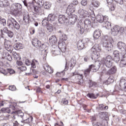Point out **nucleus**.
<instances>
[{
    "mask_svg": "<svg viewBox=\"0 0 126 126\" xmlns=\"http://www.w3.org/2000/svg\"><path fill=\"white\" fill-rule=\"evenodd\" d=\"M102 63H104L106 67L110 68L113 66V59L111 56L103 58L102 60Z\"/></svg>",
    "mask_w": 126,
    "mask_h": 126,
    "instance_id": "nucleus-6",
    "label": "nucleus"
},
{
    "mask_svg": "<svg viewBox=\"0 0 126 126\" xmlns=\"http://www.w3.org/2000/svg\"><path fill=\"white\" fill-rule=\"evenodd\" d=\"M117 47L122 52H126V46L125 43L123 42H118L117 44Z\"/></svg>",
    "mask_w": 126,
    "mask_h": 126,
    "instance_id": "nucleus-16",
    "label": "nucleus"
},
{
    "mask_svg": "<svg viewBox=\"0 0 126 126\" xmlns=\"http://www.w3.org/2000/svg\"><path fill=\"white\" fill-rule=\"evenodd\" d=\"M72 74L73 76H74V75H78V78L79 81H78L77 83L79 85H81V84L83 83V79H82V78H83V76L82 75V74H78V73H77V72H73Z\"/></svg>",
    "mask_w": 126,
    "mask_h": 126,
    "instance_id": "nucleus-17",
    "label": "nucleus"
},
{
    "mask_svg": "<svg viewBox=\"0 0 126 126\" xmlns=\"http://www.w3.org/2000/svg\"><path fill=\"white\" fill-rule=\"evenodd\" d=\"M44 3L45 2H44V1L43 0H38L37 1L38 4H39L40 6H43Z\"/></svg>",
    "mask_w": 126,
    "mask_h": 126,
    "instance_id": "nucleus-53",
    "label": "nucleus"
},
{
    "mask_svg": "<svg viewBox=\"0 0 126 126\" xmlns=\"http://www.w3.org/2000/svg\"><path fill=\"white\" fill-rule=\"evenodd\" d=\"M9 89L11 90V91H15V90H16V87L15 86H9Z\"/></svg>",
    "mask_w": 126,
    "mask_h": 126,
    "instance_id": "nucleus-54",
    "label": "nucleus"
},
{
    "mask_svg": "<svg viewBox=\"0 0 126 126\" xmlns=\"http://www.w3.org/2000/svg\"><path fill=\"white\" fill-rule=\"evenodd\" d=\"M4 30L5 33H6L7 36L9 37V38H12L13 37V32L11 31H9L7 30V28H4Z\"/></svg>",
    "mask_w": 126,
    "mask_h": 126,
    "instance_id": "nucleus-27",
    "label": "nucleus"
},
{
    "mask_svg": "<svg viewBox=\"0 0 126 126\" xmlns=\"http://www.w3.org/2000/svg\"><path fill=\"white\" fill-rule=\"evenodd\" d=\"M120 85H121V86H124V88H126V80L125 79L121 80Z\"/></svg>",
    "mask_w": 126,
    "mask_h": 126,
    "instance_id": "nucleus-47",
    "label": "nucleus"
},
{
    "mask_svg": "<svg viewBox=\"0 0 126 126\" xmlns=\"http://www.w3.org/2000/svg\"><path fill=\"white\" fill-rule=\"evenodd\" d=\"M23 23L24 25H28L29 24V20L30 19V16L27 11L24 12L23 15Z\"/></svg>",
    "mask_w": 126,
    "mask_h": 126,
    "instance_id": "nucleus-10",
    "label": "nucleus"
},
{
    "mask_svg": "<svg viewBox=\"0 0 126 126\" xmlns=\"http://www.w3.org/2000/svg\"><path fill=\"white\" fill-rule=\"evenodd\" d=\"M31 65L33 68H36V66L39 65V62L36 60H33L31 63Z\"/></svg>",
    "mask_w": 126,
    "mask_h": 126,
    "instance_id": "nucleus-29",
    "label": "nucleus"
},
{
    "mask_svg": "<svg viewBox=\"0 0 126 126\" xmlns=\"http://www.w3.org/2000/svg\"><path fill=\"white\" fill-rule=\"evenodd\" d=\"M58 33H60V39L62 40V41H66V35L62 32L61 31H58Z\"/></svg>",
    "mask_w": 126,
    "mask_h": 126,
    "instance_id": "nucleus-25",
    "label": "nucleus"
},
{
    "mask_svg": "<svg viewBox=\"0 0 126 126\" xmlns=\"http://www.w3.org/2000/svg\"><path fill=\"white\" fill-rule=\"evenodd\" d=\"M12 55L15 59V60H20V57H19V55H18L17 53H16L15 52L12 51Z\"/></svg>",
    "mask_w": 126,
    "mask_h": 126,
    "instance_id": "nucleus-45",
    "label": "nucleus"
},
{
    "mask_svg": "<svg viewBox=\"0 0 126 126\" xmlns=\"http://www.w3.org/2000/svg\"><path fill=\"white\" fill-rule=\"evenodd\" d=\"M114 57H120V52L118 51H115L113 52Z\"/></svg>",
    "mask_w": 126,
    "mask_h": 126,
    "instance_id": "nucleus-55",
    "label": "nucleus"
},
{
    "mask_svg": "<svg viewBox=\"0 0 126 126\" xmlns=\"http://www.w3.org/2000/svg\"><path fill=\"white\" fill-rule=\"evenodd\" d=\"M6 110H8V111H9V112H8V113H10V110H9V108H3L1 109V112H2L3 113H6Z\"/></svg>",
    "mask_w": 126,
    "mask_h": 126,
    "instance_id": "nucleus-58",
    "label": "nucleus"
},
{
    "mask_svg": "<svg viewBox=\"0 0 126 126\" xmlns=\"http://www.w3.org/2000/svg\"><path fill=\"white\" fill-rule=\"evenodd\" d=\"M104 26L106 29H110L111 28V23L107 21L104 22Z\"/></svg>",
    "mask_w": 126,
    "mask_h": 126,
    "instance_id": "nucleus-39",
    "label": "nucleus"
},
{
    "mask_svg": "<svg viewBox=\"0 0 126 126\" xmlns=\"http://www.w3.org/2000/svg\"><path fill=\"white\" fill-rule=\"evenodd\" d=\"M9 6V2L7 0H0V7H7Z\"/></svg>",
    "mask_w": 126,
    "mask_h": 126,
    "instance_id": "nucleus-20",
    "label": "nucleus"
},
{
    "mask_svg": "<svg viewBox=\"0 0 126 126\" xmlns=\"http://www.w3.org/2000/svg\"><path fill=\"white\" fill-rule=\"evenodd\" d=\"M91 17L92 19V20H95L96 18V16H95V14H94V12H93V14H92Z\"/></svg>",
    "mask_w": 126,
    "mask_h": 126,
    "instance_id": "nucleus-63",
    "label": "nucleus"
},
{
    "mask_svg": "<svg viewBox=\"0 0 126 126\" xmlns=\"http://www.w3.org/2000/svg\"><path fill=\"white\" fill-rule=\"evenodd\" d=\"M114 2H116V3H119L121 5L124 4V0H114Z\"/></svg>",
    "mask_w": 126,
    "mask_h": 126,
    "instance_id": "nucleus-51",
    "label": "nucleus"
},
{
    "mask_svg": "<svg viewBox=\"0 0 126 126\" xmlns=\"http://www.w3.org/2000/svg\"><path fill=\"white\" fill-rule=\"evenodd\" d=\"M7 25L8 28L11 29H16V30L20 29V25L13 18H10L8 19Z\"/></svg>",
    "mask_w": 126,
    "mask_h": 126,
    "instance_id": "nucleus-2",
    "label": "nucleus"
},
{
    "mask_svg": "<svg viewBox=\"0 0 126 126\" xmlns=\"http://www.w3.org/2000/svg\"><path fill=\"white\" fill-rule=\"evenodd\" d=\"M52 54L54 56H59L61 55V49H57L52 51Z\"/></svg>",
    "mask_w": 126,
    "mask_h": 126,
    "instance_id": "nucleus-36",
    "label": "nucleus"
},
{
    "mask_svg": "<svg viewBox=\"0 0 126 126\" xmlns=\"http://www.w3.org/2000/svg\"><path fill=\"white\" fill-rule=\"evenodd\" d=\"M100 36H101V32L99 30H96L94 33V38L97 40V39H99Z\"/></svg>",
    "mask_w": 126,
    "mask_h": 126,
    "instance_id": "nucleus-23",
    "label": "nucleus"
},
{
    "mask_svg": "<svg viewBox=\"0 0 126 126\" xmlns=\"http://www.w3.org/2000/svg\"><path fill=\"white\" fill-rule=\"evenodd\" d=\"M87 98H90V99H97V97H98V94L96 96L94 94H88L87 95Z\"/></svg>",
    "mask_w": 126,
    "mask_h": 126,
    "instance_id": "nucleus-35",
    "label": "nucleus"
},
{
    "mask_svg": "<svg viewBox=\"0 0 126 126\" xmlns=\"http://www.w3.org/2000/svg\"><path fill=\"white\" fill-rule=\"evenodd\" d=\"M77 20V16L76 15H71L69 16V18L68 19V23L69 24H75V22H76Z\"/></svg>",
    "mask_w": 126,
    "mask_h": 126,
    "instance_id": "nucleus-11",
    "label": "nucleus"
},
{
    "mask_svg": "<svg viewBox=\"0 0 126 126\" xmlns=\"http://www.w3.org/2000/svg\"><path fill=\"white\" fill-rule=\"evenodd\" d=\"M113 61L115 62V63H118L120 62V56H114Z\"/></svg>",
    "mask_w": 126,
    "mask_h": 126,
    "instance_id": "nucleus-50",
    "label": "nucleus"
},
{
    "mask_svg": "<svg viewBox=\"0 0 126 126\" xmlns=\"http://www.w3.org/2000/svg\"><path fill=\"white\" fill-rule=\"evenodd\" d=\"M38 34L39 35L40 37H45V35L46 34L45 33V31L44 30H39L38 31Z\"/></svg>",
    "mask_w": 126,
    "mask_h": 126,
    "instance_id": "nucleus-38",
    "label": "nucleus"
},
{
    "mask_svg": "<svg viewBox=\"0 0 126 126\" xmlns=\"http://www.w3.org/2000/svg\"><path fill=\"white\" fill-rule=\"evenodd\" d=\"M2 66H3V63H2V62H0V72L4 75H6L7 72L4 69L2 68Z\"/></svg>",
    "mask_w": 126,
    "mask_h": 126,
    "instance_id": "nucleus-28",
    "label": "nucleus"
},
{
    "mask_svg": "<svg viewBox=\"0 0 126 126\" xmlns=\"http://www.w3.org/2000/svg\"><path fill=\"white\" fill-rule=\"evenodd\" d=\"M104 47H105L107 51H111L113 49V46L112 43L105 42L104 43Z\"/></svg>",
    "mask_w": 126,
    "mask_h": 126,
    "instance_id": "nucleus-21",
    "label": "nucleus"
},
{
    "mask_svg": "<svg viewBox=\"0 0 126 126\" xmlns=\"http://www.w3.org/2000/svg\"><path fill=\"white\" fill-rule=\"evenodd\" d=\"M95 85H96V83L92 81L90 83V87H92V86H95Z\"/></svg>",
    "mask_w": 126,
    "mask_h": 126,
    "instance_id": "nucleus-64",
    "label": "nucleus"
},
{
    "mask_svg": "<svg viewBox=\"0 0 126 126\" xmlns=\"http://www.w3.org/2000/svg\"><path fill=\"white\" fill-rule=\"evenodd\" d=\"M99 125H100V126H106L108 125V122H102L101 123H100Z\"/></svg>",
    "mask_w": 126,
    "mask_h": 126,
    "instance_id": "nucleus-62",
    "label": "nucleus"
},
{
    "mask_svg": "<svg viewBox=\"0 0 126 126\" xmlns=\"http://www.w3.org/2000/svg\"><path fill=\"white\" fill-rule=\"evenodd\" d=\"M55 19L56 15H55L54 14H50L47 18V19L49 20V21H54Z\"/></svg>",
    "mask_w": 126,
    "mask_h": 126,
    "instance_id": "nucleus-33",
    "label": "nucleus"
},
{
    "mask_svg": "<svg viewBox=\"0 0 126 126\" xmlns=\"http://www.w3.org/2000/svg\"><path fill=\"white\" fill-rule=\"evenodd\" d=\"M81 4H82V5H83L84 6H85V5H87V0H82V1H81Z\"/></svg>",
    "mask_w": 126,
    "mask_h": 126,
    "instance_id": "nucleus-56",
    "label": "nucleus"
},
{
    "mask_svg": "<svg viewBox=\"0 0 126 126\" xmlns=\"http://www.w3.org/2000/svg\"><path fill=\"white\" fill-rule=\"evenodd\" d=\"M111 34L113 36H117L118 34H123L125 32V28L120 27L119 26H115L111 29Z\"/></svg>",
    "mask_w": 126,
    "mask_h": 126,
    "instance_id": "nucleus-5",
    "label": "nucleus"
},
{
    "mask_svg": "<svg viewBox=\"0 0 126 126\" xmlns=\"http://www.w3.org/2000/svg\"><path fill=\"white\" fill-rule=\"evenodd\" d=\"M74 11H75V6H74L72 4H69L67 7L66 10V13H67V14H71V13H73Z\"/></svg>",
    "mask_w": 126,
    "mask_h": 126,
    "instance_id": "nucleus-13",
    "label": "nucleus"
},
{
    "mask_svg": "<svg viewBox=\"0 0 126 126\" xmlns=\"http://www.w3.org/2000/svg\"><path fill=\"white\" fill-rule=\"evenodd\" d=\"M8 72L10 74H14V73H15V71L12 69H9Z\"/></svg>",
    "mask_w": 126,
    "mask_h": 126,
    "instance_id": "nucleus-60",
    "label": "nucleus"
},
{
    "mask_svg": "<svg viewBox=\"0 0 126 126\" xmlns=\"http://www.w3.org/2000/svg\"><path fill=\"white\" fill-rule=\"evenodd\" d=\"M85 28L81 26V25H78V27L79 28V31H80V34H83L84 31H88L90 28H91V21L90 19H86L84 21Z\"/></svg>",
    "mask_w": 126,
    "mask_h": 126,
    "instance_id": "nucleus-3",
    "label": "nucleus"
},
{
    "mask_svg": "<svg viewBox=\"0 0 126 126\" xmlns=\"http://www.w3.org/2000/svg\"><path fill=\"white\" fill-rule=\"evenodd\" d=\"M78 12L79 13L80 16L81 18H83L84 17H89L90 16V14H89V12L83 9H80Z\"/></svg>",
    "mask_w": 126,
    "mask_h": 126,
    "instance_id": "nucleus-9",
    "label": "nucleus"
},
{
    "mask_svg": "<svg viewBox=\"0 0 126 126\" xmlns=\"http://www.w3.org/2000/svg\"><path fill=\"white\" fill-rule=\"evenodd\" d=\"M126 65V57L124 56L119 63L120 67H125Z\"/></svg>",
    "mask_w": 126,
    "mask_h": 126,
    "instance_id": "nucleus-24",
    "label": "nucleus"
},
{
    "mask_svg": "<svg viewBox=\"0 0 126 126\" xmlns=\"http://www.w3.org/2000/svg\"><path fill=\"white\" fill-rule=\"evenodd\" d=\"M15 114H17V116L18 118H21V119H23V117H24V113L22 112L21 111H15Z\"/></svg>",
    "mask_w": 126,
    "mask_h": 126,
    "instance_id": "nucleus-32",
    "label": "nucleus"
},
{
    "mask_svg": "<svg viewBox=\"0 0 126 126\" xmlns=\"http://www.w3.org/2000/svg\"><path fill=\"white\" fill-rule=\"evenodd\" d=\"M111 5L110 6L111 10H114L116 8V4H114L115 3H111Z\"/></svg>",
    "mask_w": 126,
    "mask_h": 126,
    "instance_id": "nucleus-57",
    "label": "nucleus"
},
{
    "mask_svg": "<svg viewBox=\"0 0 126 126\" xmlns=\"http://www.w3.org/2000/svg\"><path fill=\"white\" fill-rule=\"evenodd\" d=\"M47 32H53V26L52 25H48L46 27Z\"/></svg>",
    "mask_w": 126,
    "mask_h": 126,
    "instance_id": "nucleus-48",
    "label": "nucleus"
},
{
    "mask_svg": "<svg viewBox=\"0 0 126 126\" xmlns=\"http://www.w3.org/2000/svg\"><path fill=\"white\" fill-rule=\"evenodd\" d=\"M116 72H117V67H116L115 66L112 67L108 71V73H109V74H115Z\"/></svg>",
    "mask_w": 126,
    "mask_h": 126,
    "instance_id": "nucleus-30",
    "label": "nucleus"
},
{
    "mask_svg": "<svg viewBox=\"0 0 126 126\" xmlns=\"http://www.w3.org/2000/svg\"><path fill=\"white\" fill-rule=\"evenodd\" d=\"M0 23L3 25V26H5V25H6V20L4 18L0 17Z\"/></svg>",
    "mask_w": 126,
    "mask_h": 126,
    "instance_id": "nucleus-37",
    "label": "nucleus"
},
{
    "mask_svg": "<svg viewBox=\"0 0 126 126\" xmlns=\"http://www.w3.org/2000/svg\"><path fill=\"white\" fill-rule=\"evenodd\" d=\"M10 41L5 39L4 43V47L9 53L12 52L13 49L15 50H20V49H23V46L22 44L18 43L14 45V47L10 44Z\"/></svg>",
    "mask_w": 126,
    "mask_h": 126,
    "instance_id": "nucleus-1",
    "label": "nucleus"
},
{
    "mask_svg": "<svg viewBox=\"0 0 126 126\" xmlns=\"http://www.w3.org/2000/svg\"><path fill=\"white\" fill-rule=\"evenodd\" d=\"M32 45H33V46H34L36 48H37V49H40V48H41V45L42 44V43H41V41L38 40V39L34 38L32 39Z\"/></svg>",
    "mask_w": 126,
    "mask_h": 126,
    "instance_id": "nucleus-14",
    "label": "nucleus"
},
{
    "mask_svg": "<svg viewBox=\"0 0 126 126\" xmlns=\"http://www.w3.org/2000/svg\"><path fill=\"white\" fill-rule=\"evenodd\" d=\"M76 63V61L74 60V59L72 58L70 61H69V63H67L66 62L64 71H66L68 69V67L70 68V69H72L73 67H74V65H75Z\"/></svg>",
    "mask_w": 126,
    "mask_h": 126,
    "instance_id": "nucleus-8",
    "label": "nucleus"
},
{
    "mask_svg": "<svg viewBox=\"0 0 126 126\" xmlns=\"http://www.w3.org/2000/svg\"><path fill=\"white\" fill-rule=\"evenodd\" d=\"M77 46L79 50H83V49H84V43H83V40L79 41Z\"/></svg>",
    "mask_w": 126,
    "mask_h": 126,
    "instance_id": "nucleus-26",
    "label": "nucleus"
},
{
    "mask_svg": "<svg viewBox=\"0 0 126 126\" xmlns=\"http://www.w3.org/2000/svg\"><path fill=\"white\" fill-rule=\"evenodd\" d=\"M58 21L61 24H63V23H67V18L65 17V16L60 15L59 17Z\"/></svg>",
    "mask_w": 126,
    "mask_h": 126,
    "instance_id": "nucleus-19",
    "label": "nucleus"
},
{
    "mask_svg": "<svg viewBox=\"0 0 126 126\" xmlns=\"http://www.w3.org/2000/svg\"><path fill=\"white\" fill-rule=\"evenodd\" d=\"M20 70H21V71H25V70H26L27 69V68H26V66H22L21 67H19Z\"/></svg>",
    "mask_w": 126,
    "mask_h": 126,
    "instance_id": "nucleus-59",
    "label": "nucleus"
},
{
    "mask_svg": "<svg viewBox=\"0 0 126 126\" xmlns=\"http://www.w3.org/2000/svg\"><path fill=\"white\" fill-rule=\"evenodd\" d=\"M43 68L44 69L47 71V72H48V73H53L54 72V69L52 68V67H51L49 64H43Z\"/></svg>",
    "mask_w": 126,
    "mask_h": 126,
    "instance_id": "nucleus-18",
    "label": "nucleus"
},
{
    "mask_svg": "<svg viewBox=\"0 0 126 126\" xmlns=\"http://www.w3.org/2000/svg\"><path fill=\"white\" fill-rule=\"evenodd\" d=\"M108 106H105L104 104H101L99 105V110H101L102 111H105V110H108Z\"/></svg>",
    "mask_w": 126,
    "mask_h": 126,
    "instance_id": "nucleus-41",
    "label": "nucleus"
},
{
    "mask_svg": "<svg viewBox=\"0 0 126 126\" xmlns=\"http://www.w3.org/2000/svg\"><path fill=\"white\" fill-rule=\"evenodd\" d=\"M91 51L92 53L91 58L93 61H96V60L99 59L100 56L99 52L101 51V49L99 48L98 44H95L91 49Z\"/></svg>",
    "mask_w": 126,
    "mask_h": 126,
    "instance_id": "nucleus-4",
    "label": "nucleus"
},
{
    "mask_svg": "<svg viewBox=\"0 0 126 126\" xmlns=\"http://www.w3.org/2000/svg\"><path fill=\"white\" fill-rule=\"evenodd\" d=\"M49 23V20L47 18H45L42 20V24L43 26H47Z\"/></svg>",
    "mask_w": 126,
    "mask_h": 126,
    "instance_id": "nucleus-44",
    "label": "nucleus"
},
{
    "mask_svg": "<svg viewBox=\"0 0 126 126\" xmlns=\"http://www.w3.org/2000/svg\"><path fill=\"white\" fill-rule=\"evenodd\" d=\"M43 6L44 8H45L46 9H48V8H50V7H51V3H50V2H48V1L45 2L43 4Z\"/></svg>",
    "mask_w": 126,
    "mask_h": 126,
    "instance_id": "nucleus-40",
    "label": "nucleus"
},
{
    "mask_svg": "<svg viewBox=\"0 0 126 126\" xmlns=\"http://www.w3.org/2000/svg\"><path fill=\"white\" fill-rule=\"evenodd\" d=\"M49 42L52 43V44H56L57 43V37L56 36L53 35L49 38Z\"/></svg>",
    "mask_w": 126,
    "mask_h": 126,
    "instance_id": "nucleus-31",
    "label": "nucleus"
},
{
    "mask_svg": "<svg viewBox=\"0 0 126 126\" xmlns=\"http://www.w3.org/2000/svg\"><path fill=\"white\" fill-rule=\"evenodd\" d=\"M21 7H22V6L20 3H15L11 5L10 9L12 12H14L16 14H18Z\"/></svg>",
    "mask_w": 126,
    "mask_h": 126,
    "instance_id": "nucleus-7",
    "label": "nucleus"
},
{
    "mask_svg": "<svg viewBox=\"0 0 126 126\" xmlns=\"http://www.w3.org/2000/svg\"><path fill=\"white\" fill-rule=\"evenodd\" d=\"M106 82L108 84H110V83H113V82H114V77L113 76L109 77L108 78L107 80L106 81Z\"/></svg>",
    "mask_w": 126,
    "mask_h": 126,
    "instance_id": "nucleus-46",
    "label": "nucleus"
},
{
    "mask_svg": "<svg viewBox=\"0 0 126 126\" xmlns=\"http://www.w3.org/2000/svg\"><path fill=\"white\" fill-rule=\"evenodd\" d=\"M96 19L98 22L102 23L103 22H105V21H107L108 18H106L102 15H97L96 17Z\"/></svg>",
    "mask_w": 126,
    "mask_h": 126,
    "instance_id": "nucleus-15",
    "label": "nucleus"
},
{
    "mask_svg": "<svg viewBox=\"0 0 126 126\" xmlns=\"http://www.w3.org/2000/svg\"><path fill=\"white\" fill-rule=\"evenodd\" d=\"M94 7H99L100 6V2L98 1H94L93 2Z\"/></svg>",
    "mask_w": 126,
    "mask_h": 126,
    "instance_id": "nucleus-49",
    "label": "nucleus"
},
{
    "mask_svg": "<svg viewBox=\"0 0 126 126\" xmlns=\"http://www.w3.org/2000/svg\"><path fill=\"white\" fill-rule=\"evenodd\" d=\"M33 8L35 12H36V13H38V12H39V7H38V6H34Z\"/></svg>",
    "mask_w": 126,
    "mask_h": 126,
    "instance_id": "nucleus-61",
    "label": "nucleus"
},
{
    "mask_svg": "<svg viewBox=\"0 0 126 126\" xmlns=\"http://www.w3.org/2000/svg\"><path fill=\"white\" fill-rule=\"evenodd\" d=\"M62 103L64 105H67V104H68V100L65 98H63L62 100Z\"/></svg>",
    "mask_w": 126,
    "mask_h": 126,
    "instance_id": "nucleus-52",
    "label": "nucleus"
},
{
    "mask_svg": "<svg viewBox=\"0 0 126 126\" xmlns=\"http://www.w3.org/2000/svg\"><path fill=\"white\" fill-rule=\"evenodd\" d=\"M4 58L6 60H7V61H9V62H11L12 61V57H11V56L9 55V54L6 53L4 54Z\"/></svg>",
    "mask_w": 126,
    "mask_h": 126,
    "instance_id": "nucleus-34",
    "label": "nucleus"
},
{
    "mask_svg": "<svg viewBox=\"0 0 126 126\" xmlns=\"http://www.w3.org/2000/svg\"><path fill=\"white\" fill-rule=\"evenodd\" d=\"M33 117L32 116H30L28 119L24 120V123H27V124H29L32 122Z\"/></svg>",
    "mask_w": 126,
    "mask_h": 126,
    "instance_id": "nucleus-42",
    "label": "nucleus"
},
{
    "mask_svg": "<svg viewBox=\"0 0 126 126\" xmlns=\"http://www.w3.org/2000/svg\"><path fill=\"white\" fill-rule=\"evenodd\" d=\"M90 68L93 69L94 72H96L99 68H100V63H98V64H95V65L94 64H92L90 65Z\"/></svg>",
    "mask_w": 126,
    "mask_h": 126,
    "instance_id": "nucleus-22",
    "label": "nucleus"
},
{
    "mask_svg": "<svg viewBox=\"0 0 126 126\" xmlns=\"http://www.w3.org/2000/svg\"><path fill=\"white\" fill-rule=\"evenodd\" d=\"M91 68H90V65L89 66V67L88 69H86L84 71V74L85 76H87V75H89V74L90 73V72L91 71Z\"/></svg>",
    "mask_w": 126,
    "mask_h": 126,
    "instance_id": "nucleus-43",
    "label": "nucleus"
},
{
    "mask_svg": "<svg viewBox=\"0 0 126 126\" xmlns=\"http://www.w3.org/2000/svg\"><path fill=\"white\" fill-rule=\"evenodd\" d=\"M49 44L48 43H44V44H41V47L40 48H39V49H40V51H41V52H44L45 54L44 55V57H43V59H45V58H46V57H47V52H46V51H47V50H48V45Z\"/></svg>",
    "mask_w": 126,
    "mask_h": 126,
    "instance_id": "nucleus-12",
    "label": "nucleus"
}]
</instances>
